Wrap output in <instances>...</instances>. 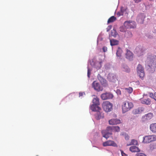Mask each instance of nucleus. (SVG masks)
Listing matches in <instances>:
<instances>
[{
	"instance_id": "5",
	"label": "nucleus",
	"mask_w": 156,
	"mask_h": 156,
	"mask_svg": "<svg viewBox=\"0 0 156 156\" xmlns=\"http://www.w3.org/2000/svg\"><path fill=\"white\" fill-rule=\"evenodd\" d=\"M137 73L140 78L142 79L144 76L145 73L144 69L140 64L138 65L137 67Z\"/></svg>"
},
{
	"instance_id": "28",
	"label": "nucleus",
	"mask_w": 156,
	"mask_h": 156,
	"mask_svg": "<svg viewBox=\"0 0 156 156\" xmlns=\"http://www.w3.org/2000/svg\"><path fill=\"white\" fill-rule=\"evenodd\" d=\"M113 131L115 132H119L120 131V128L118 126H112Z\"/></svg>"
},
{
	"instance_id": "47",
	"label": "nucleus",
	"mask_w": 156,
	"mask_h": 156,
	"mask_svg": "<svg viewBox=\"0 0 156 156\" xmlns=\"http://www.w3.org/2000/svg\"><path fill=\"white\" fill-rule=\"evenodd\" d=\"M153 65H154V63L152 62V64H153Z\"/></svg>"
},
{
	"instance_id": "1",
	"label": "nucleus",
	"mask_w": 156,
	"mask_h": 156,
	"mask_svg": "<svg viewBox=\"0 0 156 156\" xmlns=\"http://www.w3.org/2000/svg\"><path fill=\"white\" fill-rule=\"evenodd\" d=\"M122 112L124 113L130 110L133 106V104L127 101H123L122 104Z\"/></svg>"
},
{
	"instance_id": "26",
	"label": "nucleus",
	"mask_w": 156,
	"mask_h": 156,
	"mask_svg": "<svg viewBox=\"0 0 156 156\" xmlns=\"http://www.w3.org/2000/svg\"><path fill=\"white\" fill-rule=\"evenodd\" d=\"M110 42L111 46L116 45L118 44V41L114 39L111 40Z\"/></svg>"
},
{
	"instance_id": "42",
	"label": "nucleus",
	"mask_w": 156,
	"mask_h": 156,
	"mask_svg": "<svg viewBox=\"0 0 156 156\" xmlns=\"http://www.w3.org/2000/svg\"><path fill=\"white\" fill-rule=\"evenodd\" d=\"M114 32H115V33H116V32H115V31H114ZM112 36H114L116 35V34H114V35H113V34H112Z\"/></svg>"
},
{
	"instance_id": "22",
	"label": "nucleus",
	"mask_w": 156,
	"mask_h": 156,
	"mask_svg": "<svg viewBox=\"0 0 156 156\" xmlns=\"http://www.w3.org/2000/svg\"><path fill=\"white\" fill-rule=\"evenodd\" d=\"M93 103L94 104L99 105L100 104L99 99L97 97L94 98L93 100Z\"/></svg>"
},
{
	"instance_id": "31",
	"label": "nucleus",
	"mask_w": 156,
	"mask_h": 156,
	"mask_svg": "<svg viewBox=\"0 0 156 156\" xmlns=\"http://www.w3.org/2000/svg\"><path fill=\"white\" fill-rule=\"evenodd\" d=\"M126 28L125 26H122L120 28V31L121 32H126Z\"/></svg>"
},
{
	"instance_id": "40",
	"label": "nucleus",
	"mask_w": 156,
	"mask_h": 156,
	"mask_svg": "<svg viewBox=\"0 0 156 156\" xmlns=\"http://www.w3.org/2000/svg\"><path fill=\"white\" fill-rule=\"evenodd\" d=\"M142 0H134V1L136 3H138L140 2H141Z\"/></svg>"
},
{
	"instance_id": "33",
	"label": "nucleus",
	"mask_w": 156,
	"mask_h": 156,
	"mask_svg": "<svg viewBox=\"0 0 156 156\" xmlns=\"http://www.w3.org/2000/svg\"><path fill=\"white\" fill-rule=\"evenodd\" d=\"M123 11H122V8H121V12L120 13L119 12H118L117 13V15H118L119 16H120L121 15H123Z\"/></svg>"
},
{
	"instance_id": "49",
	"label": "nucleus",
	"mask_w": 156,
	"mask_h": 156,
	"mask_svg": "<svg viewBox=\"0 0 156 156\" xmlns=\"http://www.w3.org/2000/svg\"><path fill=\"white\" fill-rule=\"evenodd\" d=\"M38 156V155H37V156Z\"/></svg>"
},
{
	"instance_id": "44",
	"label": "nucleus",
	"mask_w": 156,
	"mask_h": 156,
	"mask_svg": "<svg viewBox=\"0 0 156 156\" xmlns=\"http://www.w3.org/2000/svg\"><path fill=\"white\" fill-rule=\"evenodd\" d=\"M128 67L127 66H125V68L126 69H127Z\"/></svg>"
},
{
	"instance_id": "25",
	"label": "nucleus",
	"mask_w": 156,
	"mask_h": 156,
	"mask_svg": "<svg viewBox=\"0 0 156 156\" xmlns=\"http://www.w3.org/2000/svg\"><path fill=\"white\" fill-rule=\"evenodd\" d=\"M138 144V142L136 140L134 139H133L131 140V142L129 144H127V146H130L131 145H137Z\"/></svg>"
},
{
	"instance_id": "12",
	"label": "nucleus",
	"mask_w": 156,
	"mask_h": 156,
	"mask_svg": "<svg viewBox=\"0 0 156 156\" xmlns=\"http://www.w3.org/2000/svg\"><path fill=\"white\" fill-rule=\"evenodd\" d=\"M98 105L93 104L90 106V108L93 111L98 112L100 111L101 108L98 106Z\"/></svg>"
},
{
	"instance_id": "17",
	"label": "nucleus",
	"mask_w": 156,
	"mask_h": 156,
	"mask_svg": "<svg viewBox=\"0 0 156 156\" xmlns=\"http://www.w3.org/2000/svg\"><path fill=\"white\" fill-rule=\"evenodd\" d=\"M153 116V113H149L144 115V118L147 120H149L151 119L152 118Z\"/></svg>"
},
{
	"instance_id": "4",
	"label": "nucleus",
	"mask_w": 156,
	"mask_h": 156,
	"mask_svg": "<svg viewBox=\"0 0 156 156\" xmlns=\"http://www.w3.org/2000/svg\"><path fill=\"white\" fill-rule=\"evenodd\" d=\"M143 142L144 143H149L156 140V136L151 135L145 136L143 137Z\"/></svg>"
},
{
	"instance_id": "30",
	"label": "nucleus",
	"mask_w": 156,
	"mask_h": 156,
	"mask_svg": "<svg viewBox=\"0 0 156 156\" xmlns=\"http://www.w3.org/2000/svg\"><path fill=\"white\" fill-rule=\"evenodd\" d=\"M125 36L127 37H132V34L131 32L128 31L125 33Z\"/></svg>"
},
{
	"instance_id": "24",
	"label": "nucleus",
	"mask_w": 156,
	"mask_h": 156,
	"mask_svg": "<svg viewBox=\"0 0 156 156\" xmlns=\"http://www.w3.org/2000/svg\"><path fill=\"white\" fill-rule=\"evenodd\" d=\"M122 51L120 48H118L116 52V55L117 57H121L122 54Z\"/></svg>"
},
{
	"instance_id": "37",
	"label": "nucleus",
	"mask_w": 156,
	"mask_h": 156,
	"mask_svg": "<svg viewBox=\"0 0 156 156\" xmlns=\"http://www.w3.org/2000/svg\"><path fill=\"white\" fill-rule=\"evenodd\" d=\"M125 138L126 140H128L129 138V136L128 134H126L125 135Z\"/></svg>"
},
{
	"instance_id": "7",
	"label": "nucleus",
	"mask_w": 156,
	"mask_h": 156,
	"mask_svg": "<svg viewBox=\"0 0 156 156\" xmlns=\"http://www.w3.org/2000/svg\"><path fill=\"white\" fill-rule=\"evenodd\" d=\"M113 97V94L110 92H106L102 94L101 95V97L103 100L112 99Z\"/></svg>"
},
{
	"instance_id": "43",
	"label": "nucleus",
	"mask_w": 156,
	"mask_h": 156,
	"mask_svg": "<svg viewBox=\"0 0 156 156\" xmlns=\"http://www.w3.org/2000/svg\"><path fill=\"white\" fill-rule=\"evenodd\" d=\"M152 65H151H151H150H150H149V64H148V66H149L150 67H151V66H152Z\"/></svg>"
},
{
	"instance_id": "46",
	"label": "nucleus",
	"mask_w": 156,
	"mask_h": 156,
	"mask_svg": "<svg viewBox=\"0 0 156 156\" xmlns=\"http://www.w3.org/2000/svg\"><path fill=\"white\" fill-rule=\"evenodd\" d=\"M151 146H152V147H153V145H151Z\"/></svg>"
},
{
	"instance_id": "19",
	"label": "nucleus",
	"mask_w": 156,
	"mask_h": 156,
	"mask_svg": "<svg viewBox=\"0 0 156 156\" xmlns=\"http://www.w3.org/2000/svg\"><path fill=\"white\" fill-rule=\"evenodd\" d=\"M143 111V108H139L133 110V112L134 114H136L141 113Z\"/></svg>"
},
{
	"instance_id": "14",
	"label": "nucleus",
	"mask_w": 156,
	"mask_h": 156,
	"mask_svg": "<svg viewBox=\"0 0 156 156\" xmlns=\"http://www.w3.org/2000/svg\"><path fill=\"white\" fill-rule=\"evenodd\" d=\"M145 48L142 47H137L136 48V51L140 55L145 51Z\"/></svg>"
},
{
	"instance_id": "41",
	"label": "nucleus",
	"mask_w": 156,
	"mask_h": 156,
	"mask_svg": "<svg viewBox=\"0 0 156 156\" xmlns=\"http://www.w3.org/2000/svg\"><path fill=\"white\" fill-rule=\"evenodd\" d=\"M121 154L122 156H124V155L126 156V154L124 153L123 151H121Z\"/></svg>"
},
{
	"instance_id": "48",
	"label": "nucleus",
	"mask_w": 156,
	"mask_h": 156,
	"mask_svg": "<svg viewBox=\"0 0 156 156\" xmlns=\"http://www.w3.org/2000/svg\"><path fill=\"white\" fill-rule=\"evenodd\" d=\"M150 149H152L151 147Z\"/></svg>"
},
{
	"instance_id": "38",
	"label": "nucleus",
	"mask_w": 156,
	"mask_h": 156,
	"mask_svg": "<svg viewBox=\"0 0 156 156\" xmlns=\"http://www.w3.org/2000/svg\"><path fill=\"white\" fill-rule=\"evenodd\" d=\"M103 50L104 52H105L107 51V48L106 47H104L103 48Z\"/></svg>"
},
{
	"instance_id": "8",
	"label": "nucleus",
	"mask_w": 156,
	"mask_h": 156,
	"mask_svg": "<svg viewBox=\"0 0 156 156\" xmlns=\"http://www.w3.org/2000/svg\"><path fill=\"white\" fill-rule=\"evenodd\" d=\"M92 86L94 89L97 91H102L103 90L102 87L101 86L100 84L96 81L93 82L92 83Z\"/></svg>"
},
{
	"instance_id": "39",
	"label": "nucleus",
	"mask_w": 156,
	"mask_h": 156,
	"mask_svg": "<svg viewBox=\"0 0 156 156\" xmlns=\"http://www.w3.org/2000/svg\"><path fill=\"white\" fill-rule=\"evenodd\" d=\"M112 27L111 26H109L107 28V32H108L109 31V30L111 29V28Z\"/></svg>"
},
{
	"instance_id": "36",
	"label": "nucleus",
	"mask_w": 156,
	"mask_h": 156,
	"mask_svg": "<svg viewBox=\"0 0 156 156\" xmlns=\"http://www.w3.org/2000/svg\"><path fill=\"white\" fill-rule=\"evenodd\" d=\"M85 95V94L84 92H80L79 94V96L80 97H82Z\"/></svg>"
},
{
	"instance_id": "18",
	"label": "nucleus",
	"mask_w": 156,
	"mask_h": 156,
	"mask_svg": "<svg viewBox=\"0 0 156 156\" xmlns=\"http://www.w3.org/2000/svg\"><path fill=\"white\" fill-rule=\"evenodd\" d=\"M108 78L110 81L113 82H115L116 80V76L113 74L109 75Z\"/></svg>"
},
{
	"instance_id": "6",
	"label": "nucleus",
	"mask_w": 156,
	"mask_h": 156,
	"mask_svg": "<svg viewBox=\"0 0 156 156\" xmlns=\"http://www.w3.org/2000/svg\"><path fill=\"white\" fill-rule=\"evenodd\" d=\"M136 23L134 21H126L124 23V26L127 28H134L136 27Z\"/></svg>"
},
{
	"instance_id": "21",
	"label": "nucleus",
	"mask_w": 156,
	"mask_h": 156,
	"mask_svg": "<svg viewBox=\"0 0 156 156\" xmlns=\"http://www.w3.org/2000/svg\"><path fill=\"white\" fill-rule=\"evenodd\" d=\"M133 54L132 52L129 50H127L126 58L129 59L132 58L133 57Z\"/></svg>"
},
{
	"instance_id": "45",
	"label": "nucleus",
	"mask_w": 156,
	"mask_h": 156,
	"mask_svg": "<svg viewBox=\"0 0 156 156\" xmlns=\"http://www.w3.org/2000/svg\"><path fill=\"white\" fill-rule=\"evenodd\" d=\"M125 70L126 71H127V72H128V71H128V70H126L125 69Z\"/></svg>"
},
{
	"instance_id": "29",
	"label": "nucleus",
	"mask_w": 156,
	"mask_h": 156,
	"mask_svg": "<svg viewBox=\"0 0 156 156\" xmlns=\"http://www.w3.org/2000/svg\"><path fill=\"white\" fill-rule=\"evenodd\" d=\"M124 90L126 92L129 94L132 93L133 91V88L131 87H129L128 88H125Z\"/></svg>"
},
{
	"instance_id": "10",
	"label": "nucleus",
	"mask_w": 156,
	"mask_h": 156,
	"mask_svg": "<svg viewBox=\"0 0 156 156\" xmlns=\"http://www.w3.org/2000/svg\"><path fill=\"white\" fill-rule=\"evenodd\" d=\"M145 17V16L144 13H140L137 16L136 20L139 23H142L144 21Z\"/></svg>"
},
{
	"instance_id": "9",
	"label": "nucleus",
	"mask_w": 156,
	"mask_h": 156,
	"mask_svg": "<svg viewBox=\"0 0 156 156\" xmlns=\"http://www.w3.org/2000/svg\"><path fill=\"white\" fill-rule=\"evenodd\" d=\"M103 145L104 147L107 146H112L117 147V144L113 141L108 140L103 143Z\"/></svg>"
},
{
	"instance_id": "3",
	"label": "nucleus",
	"mask_w": 156,
	"mask_h": 156,
	"mask_svg": "<svg viewBox=\"0 0 156 156\" xmlns=\"http://www.w3.org/2000/svg\"><path fill=\"white\" fill-rule=\"evenodd\" d=\"M112 126L107 127L106 130H102L101 131L103 136L107 139L109 137V135L112 134Z\"/></svg>"
},
{
	"instance_id": "13",
	"label": "nucleus",
	"mask_w": 156,
	"mask_h": 156,
	"mask_svg": "<svg viewBox=\"0 0 156 156\" xmlns=\"http://www.w3.org/2000/svg\"><path fill=\"white\" fill-rule=\"evenodd\" d=\"M129 150L133 152H137L140 151V149L136 146H132L130 147Z\"/></svg>"
},
{
	"instance_id": "11",
	"label": "nucleus",
	"mask_w": 156,
	"mask_h": 156,
	"mask_svg": "<svg viewBox=\"0 0 156 156\" xmlns=\"http://www.w3.org/2000/svg\"><path fill=\"white\" fill-rule=\"evenodd\" d=\"M121 122V120L117 119H112L109 121V123L111 125H117Z\"/></svg>"
},
{
	"instance_id": "27",
	"label": "nucleus",
	"mask_w": 156,
	"mask_h": 156,
	"mask_svg": "<svg viewBox=\"0 0 156 156\" xmlns=\"http://www.w3.org/2000/svg\"><path fill=\"white\" fill-rule=\"evenodd\" d=\"M149 95L151 98L154 99L155 101H156V92L154 94L152 93H149Z\"/></svg>"
},
{
	"instance_id": "23",
	"label": "nucleus",
	"mask_w": 156,
	"mask_h": 156,
	"mask_svg": "<svg viewBox=\"0 0 156 156\" xmlns=\"http://www.w3.org/2000/svg\"><path fill=\"white\" fill-rule=\"evenodd\" d=\"M116 20V17H115L114 16H112L108 20V23H112L115 21Z\"/></svg>"
},
{
	"instance_id": "32",
	"label": "nucleus",
	"mask_w": 156,
	"mask_h": 156,
	"mask_svg": "<svg viewBox=\"0 0 156 156\" xmlns=\"http://www.w3.org/2000/svg\"><path fill=\"white\" fill-rule=\"evenodd\" d=\"M136 156H147L146 155L143 153H137L136 154Z\"/></svg>"
},
{
	"instance_id": "35",
	"label": "nucleus",
	"mask_w": 156,
	"mask_h": 156,
	"mask_svg": "<svg viewBox=\"0 0 156 156\" xmlns=\"http://www.w3.org/2000/svg\"><path fill=\"white\" fill-rule=\"evenodd\" d=\"M90 73H91L90 71V69H89L88 68V70H87V76L88 78L90 77Z\"/></svg>"
},
{
	"instance_id": "15",
	"label": "nucleus",
	"mask_w": 156,
	"mask_h": 156,
	"mask_svg": "<svg viewBox=\"0 0 156 156\" xmlns=\"http://www.w3.org/2000/svg\"><path fill=\"white\" fill-rule=\"evenodd\" d=\"M151 130L153 133H156V123H152L150 125Z\"/></svg>"
},
{
	"instance_id": "20",
	"label": "nucleus",
	"mask_w": 156,
	"mask_h": 156,
	"mask_svg": "<svg viewBox=\"0 0 156 156\" xmlns=\"http://www.w3.org/2000/svg\"><path fill=\"white\" fill-rule=\"evenodd\" d=\"M103 114L100 112V111H98L97 112V115L96 116V118L97 119H100L103 118Z\"/></svg>"
},
{
	"instance_id": "16",
	"label": "nucleus",
	"mask_w": 156,
	"mask_h": 156,
	"mask_svg": "<svg viewBox=\"0 0 156 156\" xmlns=\"http://www.w3.org/2000/svg\"><path fill=\"white\" fill-rule=\"evenodd\" d=\"M141 103L147 105H149L151 103V100L149 98L144 99L141 100Z\"/></svg>"
},
{
	"instance_id": "34",
	"label": "nucleus",
	"mask_w": 156,
	"mask_h": 156,
	"mask_svg": "<svg viewBox=\"0 0 156 156\" xmlns=\"http://www.w3.org/2000/svg\"><path fill=\"white\" fill-rule=\"evenodd\" d=\"M116 93L118 95H120L121 94V91L119 89H117L116 91Z\"/></svg>"
},
{
	"instance_id": "2",
	"label": "nucleus",
	"mask_w": 156,
	"mask_h": 156,
	"mask_svg": "<svg viewBox=\"0 0 156 156\" xmlns=\"http://www.w3.org/2000/svg\"><path fill=\"white\" fill-rule=\"evenodd\" d=\"M112 104L108 101H104L102 104V107L106 112H110L112 109Z\"/></svg>"
}]
</instances>
